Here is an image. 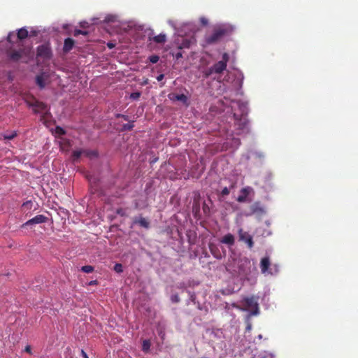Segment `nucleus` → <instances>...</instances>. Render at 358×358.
Here are the masks:
<instances>
[{"mask_svg":"<svg viewBox=\"0 0 358 358\" xmlns=\"http://www.w3.org/2000/svg\"><path fill=\"white\" fill-rule=\"evenodd\" d=\"M173 55L175 57L176 59H179L180 58L182 57V54L180 51H178L175 54H173Z\"/></svg>","mask_w":358,"mask_h":358,"instance_id":"35","label":"nucleus"},{"mask_svg":"<svg viewBox=\"0 0 358 358\" xmlns=\"http://www.w3.org/2000/svg\"><path fill=\"white\" fill-rule=\"evenodd\" d=\"M238 234L239 241L245 242L249 249H252L254 247L252 236L250 235L247 231H245L243 229H239Z\"/></svg>","mask_w":358,"mask_h":358,"instance_id":"6","label":"nucleus"},{"mask_svg":"<svg viewBox=\"0 0 358 358\" xmlns=\"http://www.w3.org/2000/svg\"><path fill=\"white\" fill-rule=\"evenodd\" d=\"M229 56L228 53L224 52L222 55V59L221 61L216 62L211 67L206 69L204 72V76L206 78L210 77L213 73H222L227 68V62H229Z\"/></svg>","mask_w":358,"mask_h":358,"instance_id":"2","label":"nucleus"},{"mask_svg":"<svg viewBox=\"0 0 358 358\" xmlns=\"http://www.w3.org/2000/svg\"><path fill=\"white\" fill-rule=\"evenodd\" d=\"M171 300L173 303H178L180 301V297L178 294H173L171 296Z\"/></svg>","mask_w":358,"mask_h":358,"instance_id":"30","label":"nucleus"},{"mask_svg":"<svg viewBox=\"0 0 358 358\" xmlns=\"http://www.w3.org/2000/svg\"><path fill=\"white\" fill-rule=\"evenodd\" d=\"M80 34L87 35L88 34V31H83V30H80V29H75L74 30V32H73V36H78Z\"/></svg>","mask_w":358,"mask_h":358,"instance_id":"26","label":"nucleus"},{"mask_svg":"<svg viewBox=\"0 0 358 358\" xmlns=\"http://www.w3.org/2000/svg\"><path fill=\"white\" fill-rule=\"evenodd\" d=\"M252 266L250 260L244 257L238 260L237 270L234 269V271L241 276L247 277L251 273Z\"/></svg>","mask_w":358,"mask_h":358,"instance_id":"3","label":"nucleus"},{"mask_svg":"<svg viewBox=\"0 0 358 358\" xmlns=\"http://www.w3.org/2000/svg\"><path fill=\"white\" fill-rule=\"evenodd\" d=\"M89 284H90V285H95V284H96V280H92V281L90 282V283H89Z\"/></svg>","mask_w":358,"mask_h":358,"instance_id":"43","label":"nucleus"},{"mask_svg":"<svg viewBox=\"0 0 358 358\" xmlns=\"http://www.w3.org/2000/svg\"><path fill=\"white\" fill-rule=\"evenodd\" d=\"M235 122V126L236 127V129L238 130L237 134L240 135L244 132H248V120L245 117L241 116L238 117L236 114L234 115Z\"/></svg>","mask_w":358,"mask_h":358,"instance_id":"5","label":"nucleus"},{"mask_svg":"<svg viewBox=\"0 0 358 358\" xmlns=\"http://www.w3.org/2000/svg\"><path fill=\"white\" fill-rule=\"evenodd\" d=\"M114 271L116 272V273H120L122 272H123V266L120 263H117L115 264L114 266Z\"/></svg>","mask_w":358,"mask_h":358,"instance_id":"24","label":"nucleus"},{"mask_svg":"<svg viewBox=\"0 0 358 358\" xmlns=\"http://www.w3.org/2000/svg\"><path fill=\"white\" fill-rule=\"evenodd\" d=\"M234 31L232 26L222 24L214 28L213 33L205 37V42L212 45L219 42L223 37L230 35Z\"/></svg>","mask_w":358,"mask_h":358,"instance_id":"1","label":"nucleus"},{"mask_svg":"<svg viewBox=\"0 0 358 358\" xmlns=\"http://www.w3.org/2000/svg\"><path fill=\"white\" fill-rule=\"evenodd\" d=\"M151 40V38H150ZM152 40L156 43L163 44L166 41V36L164 34H160L157 36H154Z\"/></svg>","mask_w":358,"mask_h":358,"instance_id":"17","label":"nucleus"},{"mask_svg":"<svg viewBox=\"0 0 358 358\" xmlns=\"http://www.w3.org/2000/svg\"><path fill=\"white\" fill-rule=\"evenodd\" d=\"M201 21L202 24H207V23H208V20L205 18H202L201 20Z\"/></svg>","mask_w":358,"mask_h":358,"instance_id":"41","label":"nucleus"},{"mask_svg":"<svg viewBox=\"0 0 358 358\" xmlns=\"http://www.w3.org/2000/svg\"><path fill=\"white\" fill-rule=\"evenodd\" d=\"M258 338H259V339L262 338V335L259 334V335L258 336Z\"/></svg>","mask_w":358,"mask_h":358,"instance_id":"47","label":"nucleus"},{"mask_svg":"<svg viewBox=\"0 0 358 358\" xmlns=\"http://www.w3.org/2000/svg\"><path fill=\"white\" fill-rule=\"evenodd\" d=\"M83 154H85L87 156H91L92 155H96L94 152H91V151H88V150H74L72 152V155H71L73 162H76L80 157V156Z\"/></svg>","mask_w":358,"mask_h":358,"instance_id":"11","label":"nucleus"},{"mask_svg":"<svg viewBox=\"0 0 358 358\" xmlns=\"http://www.w3.org/2000/svg\"><path fill=\"white\" fill-rule=\"evenodd\" d=\"M48 220V217H45L43 215H38L33 217L32 219L29 220L27 221L24 225L28 226L31 224H41L45 223Z\"/></svg>","mask_w":358,"mask_h":358,"instance_id":"10","label":"nucleus"},{"mask_svg":"<svg viewBox=\"0 0 358 358\" xmlns=\"http://www.w3.org/2000/svg\"><path fill=\"white\" fill-rule=\"evenodd\" d=\"M31 106L34 107V111L36 113H43V112L47 111V110H48L47 105L41 101H36Z\"/></svg>","mask_w":358,"mask_h":358,"instance_id":"12","label":"nucleus"},{"mask_svg":"<svg viewBox=\"0 0 358 358\" xmlns=\"http://www.w3.org/2000/svg\"><path fill=\"white\" fill-rule=\"evenodd\" d=\"M141 96V93L139 92H133L130 94V98L136 100L138 99Z\"/></svg>","mask_w":358,"mask_h":358,"instance_id":"29","label":"nucleus"},{"mask_svg":"<svg viewBox=\"0 0 358 358\" xmlns=\"http://www.w3.org/2000/svg\"><path fill=\"white\" fill-rule=\"evenodd\" d=\"M10 59L13 62H17L22 57V53L20 51H13L9 54Z\"/></svg>","mask_w":358,"mask_h":358,"instance_id":"18","label":"nucleus"},{"mask_svg":"<svg viewBox=\"0 0 358 358\" xmlns=\"http://www.w3.org/2000/svg\"><path fill=\"white\" fill-rule=\"evenodd\" d=\"M203 358H207V357H203Z\"/></svg>","mask_w":358,"mask_h":358,"instance_id":"48","label":"nucleus"},{"mask_svg":"<svg viewBox=\"0 0 358 358\" xmlns=\"http://www.w3.org/2000/svg\"><path fill=\"white\" fill-rule=\"evenodd\" d=\"M271 266V261L268 257L262 258L260 261V268L263 274H273L272 271L269 270Z\"/></svg>","mask_w":358,"mask_h":358,"instance_id":"8","label":"nucleus"},{"mask_svg":"<svg viewBox=\"0 0 358 358\" xmlns=\"http://www.w3.org/2000/svg\"><path fill=\"white\" fill-rule=\"evenodd\" d=\"M7 39H8V41L9 42H10V35L8 36V38H7Z\"/></svg>","mask_w":358,"mask_h":358,"instance_id":"46","label":"nucleus"},{"mask_svg":"<svg viewBox=\"0 0 358 358\" xmlns=\"http://www.w3.org/2000/svg\"><path fill=\"white\" fill-rule=\"evenodd\" d=\"M169 98L171 100L179 101L182 102L184 104L188 105V103H187L188 98L184 94H170L169 95Z\"/></svg>","mask_w":358,"mask_h":358,"instance_id":"13","label":"nucleus"},{"mask_svg":"<svg viewBox=\"0 0 358 358\" xmlns=\"http://www.w3.org/2000/svg\"><path fill=\"white\" fill-rule=\"evenodd\" d=\"M259 203L258 202H256L254 204H252L251 206H250V209L252 210V212L254 213H256V212H262L263 210L262 208H260L259 206Z\"/></svg>","mask_w":358,"mask_h":358,"instance_id":"22","label":"nucleus"},{"mask_svg":"<svg viewBox=\"0 0 358 358\" xmlns=\"http://www.w3.org/2000/svg\"><path fill=\"white\" fill-rule=\"evenodd\" d=\"M210 252L211 253L213 254V255L216 257L217 259H220L221 258V255H217L215 252H214V250L212 247H210Z\"/></svg>","mask_w":358,"mask_h":358,"instance_id":"37","label":"nucleus"},{"mask_svg":"<svg viewBox=\"0 0 358 358\" xmlns=\"http://www.w3.org/2000/svg\"><path fill=\"white\" fill-rule=\"evenodd\" d=\"M81 271L86 273H90L93 272L94 267L90 265L83 266L81 267Z\"/></svg>","mask_w":358,"mask_h":358,"instance_id":"23","label":"nucleus"},{"mask_svg":"<svg viewBox=\"0 0 358 358\" xmlns=\"http://www.w3.org/2000/svg\"><path fill=\"white\" fill-rule=\"evenodd\" d=\"M243 302L245 309L250 311V315H257L259 314V304L255 296L246 297L243 299Z\"/></svg>","mask_w":358,"mask_h":358,"instance_id":"4","label":"nucleus"},{"mask_svg":"<svg viewBox=\"0 0 358 358\" xmlns=\"http://www.w3.org/2000/svg\"><path fill=\"white\" fill-rule=\"evenodd\" d=\"M229 189L228 187H225L222 189V192H221V194L222 196H227L229 194Z\"/></svg>","mask_w":358,"mask_h":358,"instance_id":"32","label":"nucleus"},{"mask_svg":"<svg viewBox=\"0 0 358 358\" xmlns=\"http://www.w3.org/2000/svg\"><path fill=\"white\" fill-rule=\"evenodd\" d=\"M164 74H159V75L157 77V80L158 81H161V80H162L164 79Z\"/></svg>","mask_w":358,"mask_h":358,"instance_id":"38","label":"nucleus"},{"mask_svg":"<svg viewBox=\"0 0 358 358\" xmlns=\"http://www.w3.org/2000/svg\"><path fill=\"white\" fill-rule=\"evenodd\" d=\"M220 242L222 243L226 244L229 246H232L234 245L235 243V238L234 236L231 234H227L224 235L222 239L220 240Z\"/></svg>","mask_w":358,"mask_h":358,"instance_id":"15","label":"nucleus"},{"mask_svg":"<svg viewBox=\"0 0 358 358\" xmlns=\"http://www.w3.org/2000/svg\"><path fill=\"white\" fill-rule=\"evenodd\" d=\"M117 213H118V214H120V215H122V214H121V213H122V210H121V209H120V210H117Z\"/></svg>","mask_w":358,"mask_h":358,"instance_id":"45","label":"nucleus"},{"mask_svg":"<svg viewBox=\"0 0 358 358\" xmlns=\"http://www.w3.org/2000/svg\"><path fill=\"white\" fill-rule=\"evenodd\" d=\"M134 124L131 122V123H128V124H124L123 125V129L124 130H127V131H130L133 128H134Z\"/></svg>","mask_w":358,"mask_h":358,"instance_id":"28","label":"nucleus"},{"mask_svg":"<svg viewBox=\"0 0 358 358\" xmlns=\"http://www.w3.org/2000/svg\"><path fill=\"white\" fill-rule=\"evenodd\" d=\"M55 131H56V133L58 134L59 135H64L65 134V131L63 128L60 127H57L56 129H55Z\"/></svg>","mask_w":358,"mask_h":358,"instance_id":"31","label":"nucleus"},{"mask_svg":"<svg viewBox=\"0 0 358 358\" xmlns=\"http://www.w3.org/2000/svg\"><path fill=\"white\" fill-rule=\"evenodd\" d=\"M27 36H28V31L26 29L22 28L18 31L17 38L20 40L25 39Z\"/></svg>","mask_w":358,"mask_h":358,"instance_id":"19","label":"nucleus"},{"mask_svg":"<svg viewBox=\"0 0 358 358\" xmlns=\"http://www.w3.org/2000/svg\"><path fill=\"white\" fill-rule=\"evenodd\" d=\"M25 352H28V353H31V347L30 345H27L25 347V349H24Z\"/></svg>","mask_w":358,"mask_h":358,"instance_id":"39","label":"nucleus"},{"mask_svg":"<svg viewBox=\"0 0 358 358\" xmlns=\"http://www.w3.org/2000/svg\"><path fill=\"white\" fill-rule=\"evenodd\" d=\"M150 342L149 340H144L142 344L143 351L148 352L150 348Z\"/></svg>","mask_w":358,"mask_h":358,"instance_id":"21","label":"nucleus"},{"mask_svg":"<svg viewBox=\"0 0 358 358\" xmlns=\"http://www.w3.org/2000/svg\"><path fill=\"white\" fill-rule=\"evenodd\" d=\"M108 48H112L114 47V45L113 43H108Z\"/></svg>","mask_w":358,"mask_h":358,"instance_id":"44","label":"nucleus"},{"mask_svg":"<svg viewBox=\"0 0 358 358\" xmlns=\"http://www.w3.org/2000/svg\"><path fill=\"white\" fill-rule=\"evenodd\" d=\"M75 45V41L73 39L71 38H67L64 40V46H63V52L64 53H68L70 52Z\"/></svg>","mask_w":358,"mask_h":358,"instance_id":"14","label":"nucleus"},{"mask_svg":"<svg viewBox=\"0 0 358 358\" xmlns=\"http://www.w3.org/2000/svg\"><path fill=\"white\" fill-rule=\"evenodd\" d=\"M116 117H121L123 118L124 120L127 121L129 120V117L127 115H123V114H116Z\"/></svg>","mask_w":358,"mask_h":358,"instance_id":"36","label":"nucleus"},{"mask_svg":"<svg viewBox=\"0 0 358 358\" xmlns=\"http://www.w3.org/2000/svg\"><path fill=\"white\" fill-rule=\"evenodd\" d=\"M251 328H252L251 324H250V323L248 324V325L246 327V330L250 331L251 329Z\"/></svg>","mask_w":358,"mask_h":358,"instance_id":"42","label":"nucleus"},{"mask_svg":"<svg viewBox=\"0 0 358 358\" xmlns=\"http://www.w3.org/2000/svg\"><path fill=\"white\" fill-rule=\"evenodd\" d=\"M37 56L44 59H50L52 56L50 48L45 45L38 46L37 48Z\"/></svg>","mask_w":358,"mask_h":358,"instance_id":"7","label":"nucleus"},{"mask_svg":"<svg viewBox=\"0 0 358 358\" xmlns=\"http://www.w3.org/2000/svg\"><path fill=\"white\" fill-rule=\"evenodd\" d=\"M17 136V132L13 131L10 134L4 135V139L12 140Z\"/></svg>","mask_w":358,"mask_h":358,"instance_id":"27","label":"nucleus"},{"mask_svg":"<svg viewBox=\"0 0 358 358\" xmlns=\"http://www.w3.org/2000/svg\"><path fill=\"white\" fill-rule=\"evenodd\" d=\"M149 61L152 64H156L159 60V57L157 55H153L149 57Z\"/></svg>","mask_w":358,"mask_h":358,"instance_id":"25","label":"nucleus"},{"mask_svg":"<svg viewBox=\"0 0 358 358\" xmlns=\"http://www.w3.org/2000/svg\"><path fill=\"white\" fill-rule=\"evenodd\" d=\"M134 223L138 224L141 227H144L145 229H148L150 227L149 221L143 217H136L134 220Z\"/></svg>","mask_w":358,"mask_h":358,"instance_id":"16","label":"nucleus"},{"mask_svg":"<svg viewBox=\"0 0 358 358\" xmlns=\"http://www.w3.org/2000/svg\"><path fill=\"white\" fill-rule=\"evenodd\" d=\"M22 206L27 208H31L32 206V202L31 201H26L22 204Z\"/></svg>","mask_w":358,"mask_h":358,"instance_id":"34","label":"nucleus"},{"mask_svg":"<svg viewBox=\"0 0 358 358\" xmlns=\"http://www.w3.org/2000/svg\"><path fill=\"white\" fill-rule=\"evenodd\" d=\"M253 191L250 187H245L241 189V194L237 197V201L239 203H243L247 201L248 196Z\"/></svg>","mask_w":358,"mask_h":358,"instance_id":"9","label":"nucleus"},{"mask_svg":"<svg viewBox=\"0 0 358 358\" xmlns=\"http://www.w3.org/2000/svg\"><path fill=\"white\" fill-rule=\"evenodd\" d=\"M36 83L40 87V88H43L45 87L44 78L42 75L36 76Z\"/></svg>","mask_w":358,"mask_h":358,"instance_id":"20","label":"nucleus"},{"mask_svg":"<svg viewBox=\"0 0 358 358\" xmlns=\"http://www.w3.org/2000/svg\"><path fill=\"white\" fill-rule=\"evenodd\" d=\"M190 45V42L187 40H185L182 43V46H180L179 49H181L182 48H189Z\"/></svg>","mask_w":358,"mask_h":358,"instance_id":"33","label":"nucleus"},{"mask_svg":"<svg viewBox=\"0 0 358 358\" xmlns=\"http://www.w3.org/2000/svg\"><path fill=\"white\" fill-rule=\"evenodd\" d=\"M81 354H82L83 358H89L87 353L83 350H81Z\"/></svg>","mask_w":358,"mask_h":358,"instance_id":"40","label":"nucleus"}]
</instances>
